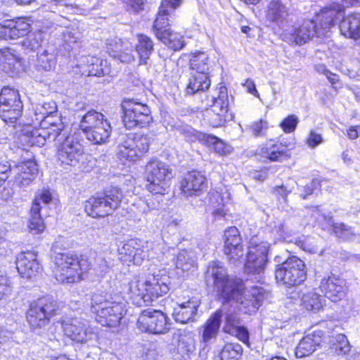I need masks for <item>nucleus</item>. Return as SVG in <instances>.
<instances>
[{
  "label": "nucleus",
  "instance_id": "46",
  "mask_svg": "<svg viewBox=\"0 0 360 360\" xmlns=\"http://www.w3.org/2000/svg\"><path fill=\"white\" fill-rule=\"evenodd\" d=\"M230 198L231 194L225 188L211 189L208 193L209 203L213 207L218 206L224 207V205L230 200Z\"/></svg>",
  "mask_w": 360,
  "mask_h": 360
},
{
  "label": "nucleus",
  "instance_id": "55",
  "mask_svg": "<svg viewBox=\"0 0 360 360\" xmlns=\"http://www.w3.org/2000/svg\"><path fill=\"white\" fill-rule=\"evenodd\" d=\"M181 134L189 142L199 141L204 143L207 134L197 131L190 126L182 127L180 129Z\"/></svg>",
  "mask_w": 360,
  "mask_h": 360
},
{
  "label": "nucleus",
  "instance_id": "39",
  "mask_svg": "<svg viewBox=\"0 0 360 360\" xmlns=\"http://www.w3.org/2000/svg\"><path fill=\"white\" fill-rule=\"evenodd\" d=\"M20 58L14 51L9 48L0 49V68L6 73H11L15 69Z\"/></svg>",
  "mask_w": 360,
  "mask_h": 360
},
{
  "label": "nucleus",
  "instance_id": "20",
  "mask_svg": "<svg viewBox=\"0 0 360 360\" xmlns=\"http://www.w3.org/2000/svg\"><path fill=\"white\" fill-rule=\"evenodd\" d=\"M342 6L337 5L335 6L326 7L317 13L312 19L317 25L318 37L325 36L330 31V28L335 25V20L342 15Z\"/></svg>",
  "mask_w": 360,
  "mask_h": 360
},
{
  "label": "nucleus",
  "instance_id": "57",
  "mask_svg": "<svg viewBox=\"0 0 360 360\" xmlns=\"http://www.w3.org/2000/svg\"><path fill=\"white\" fill-rule=\"evenodd\" d=\"M51 200L52 195L51 192L49 190H42L37 192L36 194L32 206L37 205L39 208V210L41 211L42 209L41 203L42 202L44 205H46L51 201Z\"/></svg>",
  "mask_w": 360,
  "mask_h": 360
},
{
  "label": "nucleus",
  "instance_id": "23",
  "mask_svg": "<svg viewBox=\"0 0 360 360\" xmlns=\"http://www.w3.org/2000/svg\"><path fill=\"white\" fill-rule=\"evenodd\" d=\"M16 268L20 276L27 279L36 276L42 269L37 260V255L32 252H22L18 255Z\"/></svg>",
  "mask_w": 360,
  "mask_h": 360
},
{
  "label": "nucleus",
  "instance_id": "54",
  "mask_svg": "<svg viewBox=\"0 0 360 360\" xmlns=\"http://www.w3.org/2000/svg\"><path fill=\"white\" fill-rule=\"evenodd\" d=\"M114 264V259L111 257L100 255L96 259L95 271L99 276H103L112 269Z\"/></svg>",
  "mask_w": 360,
  "mask_h": 360
},
{
  "label": "nucleus",
  "instance_id": "2",
  "mask_svg": "<svg viewBox=\"0 0 360 360\" xmlns=\"http://www.w3.org/2000/svg\"><path fill=\"white\" fill-rule=\"evenodd\" d=\"M170 278L165 269L146 276L136 275L129 283L130 298L136 304H150L169 290Z\"/></svg>",
  "mask_w": 360,
  "mask_h": 360
},
{
  "label": "nucleus",
  "instance_id": "9",
  "mask_svg": "<svg viewBox=\"0 0 360 360\" xmlns=\"http://www.w3.org/2000/svg\"><path fill=\"white\" fill-rule=\"evenodd\" d=\"M122 193L120 189L112 188L106 191L104 196L91 197L85 202L86 213L93 217H105L111 214L121 202Z\"/></svg>",
  "mask_w": 360,
  "mask_h": 360
},
{
  "label": "nucleus",
  "instance_id": "59",
  "mask_svg": "<svg viewBox=\"0 0 360 360\" xmlns=\"http://www.w3.org/2000/svg\"><path fill=\"white\" fill-rule=\"evenodd\" d=\"M299 122L298 117L295 115H290L285 117L280 124L281 128L285 133L293 132Z\"/></svg>",
  "mask_w": 360,
  "mask_h": 360
},
{
  "label": "nucleus",
  "instance_id": "37",
  "mask_svg": "<svg viewBox=\"0 0 360 360\" xmlns=\"http://www.w3.org/2000/svg\"><path fill=\"white\" fill-rule=\"evenodd\" d=\"M106 122L108 120L105 119L103 114L91 110L83 116L79 124V129L86 134L89 131L96 129L100 127L99 125H102L103 122Z\"/></svg>",
  "mask_w": 360,
  "mask_h": 360
},
{
  "label": "nucleus",
  "instance_id": "21",
  "mask_svg": "<svg viewBox=\"0 0 360 360\" xmlns=\"http://www.w3.org/2000/svg\"><path fill=\"white\" fill-rule=\"evenodd\" d=\"M206 188L205 176L197 171L188 172L180 183V189L186 197L199 196Z\"/></svg>",
  "mask_w": 360,
  "mask_h": 360
},
{
  "label": "nucleus",
  "instance_id": "31",
  "mask_svg": "<svg viewBox=\"0 0 360 360\" xmlns=\"http://www.w3.org/2000/svg\"><path fill=\"white\" fill-rule=\"evenodd\" d=\"M340 31L346 37L360 39V13H353L344 18L340 24Z\"/></svg>",
  "mask_w": 360,
  "mask_h": 360
},
{
  "label": "nucleus",
  "instance_id": "28",
  "mask_svg": "<svg viewBox=\"0 0 360 360\" xmlns=\"http://www.w3.org/2000/svg\"><path fill=\"white\" fill-rule=\"evenodd\" d=\"M258 153L262 157L273 162H282L289 159L288 149L280 143L269 141L258 149Z\"/></svg>",
  "mask_w": 360,
  "mask_h": 360
},
{
  "label": "nucleus",
  "instance_id": "10",
  "mask_svg": "<svg viewBox=\"0 0 360 360\" xmlns=\"http://www.w3.org/2000/svg\"><path fill=\"white\" fill-rule=\"evenodd\" d=\"M65 335L72 341L80 344L95 346L98 343L97 330L81 318L67 319L62 322Z\"/></svg>",
  "mask_w": 360,
  "mask_h": 360
},
{
  "label": "nucleus",
  "instance_id": "8",
  "mask_svg": "<svg viewBox=\"0 0 360 360\" xmlns=\"http://www.w3.org/2000/svg\"><path fill=\"white\" fill-rule=\"evenodd\" d=\"M172 170L165 162L153 160L146 166L145 178L147 190L153 194H165L169 187Z\"/></svg>",
  "mask_w": 360,
  "mask_h": 360
},
{
  "label": "nucleus",
  "instance_id": "34",
  "mask_svg": "<svg viewBox=\"0 0 360 360\" xmlns=\"http://www.w3.org/2000/svg\"><path fill=\"white\" fill-rule=\"evenodd\" d=\"M223 309L217 310L206 322L202 335V341L209 342L212 338H216L221 324Z\"/></svg>",
  "mask_w": 360,
  "mask_h": 360
},
{
  "label": "nucleus",
  "instance_id": "58",
  "mask_svg": "<svg viewBox=\"0 0 360 360\" xmlns=\"http://www.w3.org/2000/svg\"><path fill=\"white\" fill-rule=\"evenodd\" d=\"M269 124L266 120H260L259 121H255L252 122L248 129L250 131L252 134L255 136H260L264 134L265 131L268 129Z\"/></svg>",
  "mask_w": 360,
  "mask_h": 360
},
{
  "label": "nucleus",
  "instance_id": "6",
  "mask_svg": "<svg viewBox=\"0 0 360 360\" xmlns=\"http://www.w3.org/2000/svg\"><path fill=\"white\" fill-rule=\"evenodd\" d=\"M217 94V96H207L203 101L205 105L211 107L206 112V118L213 127H222L233 119V115L229 111V102L226 88L221 86Z\"/></svg>",
  "mask_w": 360,
  "mask_h": 360
},
{
  "label": "nucleus",
  "instance_id": "38",
  "mask_svg": "<svg viewBox=\"0 0 360 360\" xmlns=\"http://www.w3.org/2000/svg\"><path fill=\"white\" fill-rule=\"evenodd\" d=\"M138 43L136 45V51L139 55L140 64H146L150 56L154 50V44L152 39L143 34L138 35Z\"/></svg>",
  "mask_w": 360,
  "mask_h": 360
},
{
  "label": "nucleus",
  "instance_id": "40",
  "mask_svg": "<svg viewBox=\"0 0 360 360\" xmlns=\"http://www.w3.org/2000/svg\"><path fill=\"white\" fill-rule=\"evenodd\" d=\"M300 301V305L307 311L316 312L323 307L321 296L313 290L302 292Z\"/></svg>",
  "mask_w": 360,
  "mask_h": 360
},
{
  "label": "nucleus",
  "instance_id": "43",
  "mask_svg": "<svg viewBox=\"0 0 360 360\" xmlns=\"http://www.w3.org/2000/svg\"><path fill=\"white\" fill-rule=\"evenodd\" d=\"M88 62L91 63L89 69V75L103 77L111 74L110 65L106 60L92 56Z\"/></svg>",
  "mask_w": 360,
  "mask_h": 360
},
{
  "label": "nucleus",
  "instance_id": "36",
  "mask_svg": "<svg viewBox=\"0 0 360 360\" xmlns=\"http://www.w3.org/2000/svg\"><path fill=\"white\" fill-rule=\"evenodd\" d=\"M176 267L178 273L194 271L197 269L195 253L193 251L181 250L176 257Z\"/></svg>",
  "mask_w": 360,
  "mask_h": 360
},
{
  "label": "nucleus",
  "instance_id": "18",
  "mask_svg": "<svg viewBox=\"0 0 360 360\" xmlns=\"http://www.w3.org/2000/svg\"><path fill=\"white\" fill-rule=\"evenodd\" d=\"M83 153L82 145L73 135H70L58 146V158L63 166H75Z\"/></svg>",
  "mask_w": 360,
  "mask_h": 360
},
{
  "label": "nucleus",
  "instance_id": "29",
  "mask_svg": "<svg viewBox=\"0 0 360 360\" xmlns=\"http://www.w3.org/2000/svg\"><path fill=\"white\" fill-rule=\"evenodd\" d=\"M199 305L200 301L195 298L179 304L174 309L173 317L174 320L181 323H186L193 321Z\"/></svg>",
  "mask_w": 360,
  "mask_h": 360
},
{
  "label": "nucleus",
  "instance_id": "63",
  "mask_svg": "<svg viewBox=\"0 0 360 360\" xmlns=\"http://www.w3.org/2000/svg\"><path fill=\"white\" fill-rule=\"evenodd\" d=\"M272 231L276 235L277 240H286L290 236V233L283 221H278L274 226Z\"/></svg>",
  "mask_w": 360,
  "mask_h": 360
},
{
  "label": "nucleus",
  "instance_id": "60",
  "mask_svg": "<svg viewBox=\"0 0 360 360\" xmlns=\"http://www.w3.org/2000/svg\"><path fill=\"white\" fill-rule=\"evenodd\" d=\"M324 141L322 135L316 130H311L306 138L305 143L309 148H315Z\"/></svg>",
  "mask_w": 360,
  "mask_h": 360
},
{
  "label": "nucleus",
  "instance_id": "41",
  "mask_svg": "<svg viewBox=\"0 0 360 360\" xmlns=\"http://www.w3.org/2000/svg\"><path fill=\"white\" fill-rule=\"evenodd\" d=\"M99 126L96 129L89 131L85 134L86 139L95 144L105 143L111 133V127L108 121Z\"/></svg>",
  "mask_w": 360,
  "mask_h": 360
},
{
  "label": "nucleus",
  "instance_id": "48",
  "mask_svg": "<svg viewBox=\"0 0 360 360\" xmlns=\"http://www.w3.org/2000/svg\"><path fill=\"white\" fill-rule=\"evenodd\" d=\"M321 217L326 220L328 225L333 226V231L335 235L342 239H350L354 235L352 229L343 223L333 224L332 217L330 214H322Z\"/></svg>",
  "mask_w": 360,
  "mask_h": 360
},
{
  "label": "nucleus",
  "instance_id": "47",
  "mask_svg": "<svg viewBox=\"0 0 360 360\" xmlns=\"http://www.w3.org/2000/svg\"><path fill=\"white\" fill-rule=\"evenodd\" d=\"M226 304H224L221 309H223V315H225V323L224 326V331L226 333L235 331V328L241 326V319L239 314L234 310L226 309Z\"/></svg>",
  "mask_w": 360,
  "mask_h": 360
},
{
  "label": "nucleus",
  "instance_id": "25",
  "mask_svg": "<svg viewBox=\"0 0 360 360\" xmlns=\"http://www.w3.org/2000/svg\"><path fill=\"white\" fill-rule=\"evenodd\" d=\"M119 255L120 261L127 265H140L148 256L139 243L134 240L124 244L119 250Z\"/></svg>",
  "mask_w": 360,
  "mask_h": 360
},
{
  "label": "nucleus",
  "instance_id": "4",
  "mask_svg": "<svg viewBox=\"0 0 360 360\" xmlns=\"http://www.w3.org/2000/svg\"><path fill=\"white\" fill-rule=\"evenodd\" d=\"M182 2L183 0H163L152 29L159 40L174 51L180 50L184 47V37L180 33L174 32L168 28L170 25L168 17L181 5Z\"/></svg>",
  "mask_w": 360,
  "mask_h": 360
},
{
  "label": "nucleus",
  "instance_id": "11",
  "mask_svg": "<svg viewBox=\"0 0 360 360\" xmlns=\"http://www.w3.org/2000/svg\"><path fill=\"white\" fill-rule=\"evenodd\" d=\"M36 127L32 122L24 126L19 136L20 141L23 146L41 147L47 140H55L63 129V124L60 120L58 121V124H53L52 127Z\"/></svg>",
  "mask_w": 360,
  "mask_h": 360
},
{
  "label": "nucleus",
  "instance_id": "12",
  "mask_svg": "<svg viewBox=\"0 0 360 360\" xmlns=\"http://www.w3.org/2000/svg\"><path fill=\"white\" fill-rule=\"evenodd\" d=\"M150 139L139 134H130L119 146L118 158L123 164L134 162L145 154L149 148Z\"/></svg>",
  "mask_w": 360,
  "mask_h": 360
},
{
  "label": "nucleus",
  "instance_id": "15",
  "mask_svg": "<svg viewBox=\"0 0 360 360\" xmlns=\"http://www.w3.org/2000/svg\"><path fill=\"white\" fill-rule=\"evenodd\" d=\"M137 327L142 332L154 334L165 333L170 328L167 316L158 310H144L137 320Z\"/></svg>",
  "mask_w": 360,
  "mask_h": 360
},
{
  "label": "nucleus",
  "instance_id": "51",
  "mask_svg": "<svg viewBox=\"0 0 360 360\" xmlns=\"http://www.w3.org/2000/svg\"><path fill=\"white\" fill-rule=\"evenodd\" d=\"M352 346L347 338L343 334H338L332 339V349L338 355H347Z\"/></svg>",
  "mask_w": 360,
  "mask_h": 360
},
{
  "label": "nucleus",
  "instance_id": "16",
  "mask_svg": "<svg viewBox=\"0 0 360 360\" xmlns=\"http://www.w3.org/2000/svg\"><path fill=\"white\" fill-rule=\"evenodd\" d=\"M55 305L52 302L40 299L30 304L27 313V321L32 330L46 326L55 314Z\"/></svg>",
  "mask_w": 360,
  "mask_h": 360
},
{
  "label": "nucleus",
  "instance_id": "7",
  "mask_svg": "<svg viewBox=\"0 0 360 360\" xmlns=\"http://www.w3.org/2000/svg\"><path fill=\"white\" fill-rule=\"evenodd\" d=\"M275 278L280 285L288 288L300 285L307 278L306 265L297 257H291L276 266Z\"/></svg>",
  "mask_w": 360,
  "mask_h": 360
},
{
  "label": "nucleus",
  "instance_id": "61",
  "mask_svg": "<svg viewBox=\"0 0 360 360\" xmlns=\"http://www.w3.org/2000/svg\"><path fill=\"white\" fill-rule=\"evenodd\" d=\"M8 108L5 109L6 110H0V117L6 123H14L20 117L22 110H20L15 115H13L12 112L15 110V108L13 106V103L8 104Z\"/></svg>",
  "mask_w": 360,
  "mask_h": 360
},
{
  "label": "nucleus",
  "instance_id": "50",
  "mask_svg": "<svg viewBox=\"0 0 360 360\" xmlns=\"http://www.w3.org/2000/svg\"><path fill=\"white\" fill-rule=\"evenodd\" d=\"M243 353V348L238 343H229L224 346L220 352L221 360H238Z\"/></svg>",
  "mask_w": 360,
  "mask_h": 360
},
{
  "label": "nucleus",
  "instance_id": "35",
  "mask_svg": "<svg viewBox=\"0 0 360 360\" xmlns=\"http://www.w3.org/2000/svg\"><path fill=\"white\" fill-rule=\"evenodd\" d=\"M208 75L209 73H202L195 71V73L189 79V82L186 89L187 93L193 94L207 90L211 84Z\"/></svg>",
  "mask_w": 360,
  "mask_h": 360
},
{
  "label": "nucleus",
  "instance_id": "52",
  "mask_svg": "<svg viewBox=\"0 0 360 360\" xmlns=\"http://www.w3.org/2000/svg\"><path fill=\"white\" fill-rule=\"evenodd\" d=\"M56 56L54 53L44 51L37 58V67L39 70L51 71L56 67Z\"/></svg>",
  "mask_w": 360,
  "mask_h": 360
},
{
  "label": "nucleus",
  "instance_id": "1",
  "mask_svg": "<svg viewBox=\"0 0 360 360\" xmlns=\"http://www.w3.org/2000/svg\"><path fill=\"white\" fill-rule=\"evenodd\" d=\"M205 279L207 283L213 285L224 300L234 301L239 310L245 314L255 312L266 295V291L258 286L252 287L245 292L242 280L229 278L226 269L218 262L209 265Z\"/></svg>",
  "mask_w": 360,
  "mask_h": 360
},
{
  "label": "nucleus",
  "instance_id": "44",
  "mask_svg": "<svg viewBox=\"0 0 360 360\" xmlns=\"http://www.w3.org/2000/svg\"><path fill=\"white\" fill-rule=\"evenodd\" d=\"M44 104H38L34 108L32 124L35 126L52 127L53 124H58V122H52V116H50L45 109Z\"/></svg>",
  "mask_w": 360,
  "mask_h": 360
},
{
  "label": "nucleus",
  "instance_id": "22",
  "mask_svg": "<svg viewBox=\"0 0 360 360\" xmlns=\"http://www.w3.org/2000/svg\"><path fill=\"white\" fill-rule=\"evenodd\" d=\"M224 252L230 261L236 262L243 256V246L239 231L235 226L226 230Z\"/></svg>",
  "mask_w": 360,
  "mask_h": 360
},
{
  "label": "nucleus",
  "instance_id": "17",
  "mask_svg": "<svg viewBox=\"0 0 360 360\" xmlns=\"http://www.w3.org/2000/svg\"><path fill=\"white\" fill-rule=\"evenodd\" d=\"M315 22L311 20H305L300 25H296L290 30L283 32V40L291 45L301 46L318 37Z\"/></svg>",
  "mask_w": 360,
  "mask_h": 360
},
{
  "label": "nucleus",
  "instance_id": "42",
  "mask_svg": "<svg viewBox=\"0 0 360 360\" xmlns=\"http://www.w3.org/2000/svg\"><path fill=\"white\" fill-rule=\"evenodd\" d=\"M195 350V340L192 334H181L177 344V351L185 359L189 358Z\"/></svg>",
  "mask_w": 360,
  "mask_h": 360
},
{
  "label": "nucleus",
  "instance_id": "26",
  "mask_svg": "<svg viewBox=\"0 0 360 360\" xmlns=\"http://www.w3.org/2000/svg\"><path fill=\"white\" fill-rule=\"evenodd\" d=\"M13 171L15 174L14 184L19 188H25L34 181L37 174L38 168L36 162L27 161L18 164Z\"/></svg>",
  "mask_w": 360,
  "mask_h": 360
},
{
  "label": "nucleus",
  "instance_id": "56",
  "mask_svg": "<svg viewBox=\"0 0 360 360\" xmlns=\"http://www.w3.org/2000/svg\"><path fill=\"white\" fill-rule=\"evenodd\" d=\"M27 36V38L22 43L23 47L27 49L34 50L41 46L43 38L41 32H30Z\"/></svg>",
  "mask_w": 360,
  "mask_h": 360
},
{
  "label": "nucleus",
  "instance_id": "53",
  "mask_svg": "<svg viewBox=\"0 0 360 360\" xmlns=\"http://www.w3.org/2000/svg\"><path fill=\"white\" fill-rule=\"evenodd\" d=\"M204 144L207 145L211 149H213L219 155H226L231 153V146L226 144L222 140L217 136L207 134Z\"/></svg>",
  "mask_w": 360,
  "mask_h": 360
},
{
  "label": "nucleus",
  "instance_id": "3",
  "mask_svg": "<svg viewBox=\"0 0 360 360\" xmlns=\"http://www.w3.org/2000/svg\"><path fill=\"white\" fill-rule=\"evenodd\" d=\"M91 267L87 258L68 252H58L54 256L53 273L58 282L74 283L85 279Z\"/></svg>",
  "mask_w": 360,
  "mask_h": 360
},
{
  "label": "nucleus",
  "instance_id": "30",
  "mask_svg": "<svg viewBox=\"0 0 360 360\" xmlns=\"http://www.w3.org/2000/svg\"><path fill=\"white\" fill-rule=\"evenodd\" d=\"M321 342V332L314 333L304 336L295 349V356L302 358L311 354Z\"/></svg>",
  "mask_w": 360,
  "mask_h": 360
},
{
  "label": "nucleus",
  "instance_id": "5",
  "mask_svg": "<svg viewBox=\"0 0 360 360\" xmlns=\"http://www.w3.org/2000/svg\"><path fill=\"white\" fill-rule=\"evenodd\" d=\"M91 310L98 323L110 328L118 326L127 312L124 302L108 300L99 295L92 297Z\"/></svg>",
  "mask_w": 360,
  "mask_h": 360
},
{
  "label": "nucleus",
  "instance_id": "33",
  "mask_svg": "<svg viewBox=\"0 0 360 360\" xmlns=\"http://www.w3.org/2000/svg\"><path fill=\"white\" fill-rule=\"evenodd\" d=\"M123 41L117 37L108 39L106 41L107 49L109 55L115 58H118L122 63H129L134 60V56L129 51H122Z\"/></svg>",
  "mask_w": 360,
  "mask_h": 360
},
{
  "label": "nucleus",
  "instance_id": "49",
  "mask_svg": "<svg viewBox=\"0 0 360 360\" xmlns=\"http://www.w3.org/2000/svg\"><path fill=\"white\" fill-rule=\"evenodd\" d=\"M29 229L34 234L40 233L45 229V224L41 218L40 210L37 205L32 206L30 210Z\"/></svg>",
  "mask_w": 360,
  "mask_h": 360
},
{
  "label": "nucleus",
  "instance_id": "32",
  "mask_svg": "<svg viewBox=\"0 0 360 360\" xmlns=\"http://www.w3.org/2000/svg\"><path fill=\"white\" fill-rule=\"evenodd\" d=\"M15 110L12 112L13 115L18 114L22 110V104L18 91L10 87H4L0 93V110L5 111L8 104H12Z\"/></svg>",
  "mask_w": 360,
  "mask_h": 360
},
{
  "label": "nucleus",
  "instance_id": "19",
  "mask_svg": "<svg viewBox=\"0 0 360 360\" xmlns=\"http://www.w3.org/2000/svg\"><path fill=\"white\" fill-rule=\"evenodd\" d=\"M32 29V20L26 18H18L0 23V38L16 39L27 36Z\"/></svg>",
  "mask_w": 360,
  "mask_h": 360
},
{
  "label": "nucleus",
  "instance_id": "45",
  "mask_svg": "<svg viewBox=\"0 0 360 360\" xmlns=\"http://www.w3.org/2000/svg\"><path fill=\"white\" fill-rule=\"evenodd\" d=\"M190 65L191 69L196 72L209 73L210 63L208 55L201 51L193 53L190 59Z\"/></svg>",
  "mask_w": 360,
  "mask_h": 360
},
{
  "label": "nucleus",
  "instance_id": "62",
  "mask_svg": "<svg viewBox=\"0 0 360 360\" xmlns=\"http://www.w3.org/2000/svg\"><path fill=\"white\" fill-rule=\"evenodd\" d=\"M12 288L11 282L6 276H0V300L11 295Z\"/></svg>",
  "mask_w": 360,
  "mask_h": 360
},
{
  "label": "nucleus",
  "instance_id": "24",
  "mask_svg": "<svg viewBox=\"0 0 360 360\" xmlns=\"http://www.w3.org/2000/svg\"><path fill=\"white\" fill-rule=\"evenodd\" d=\"M320 289L324 292L326 297L332 302H336L345 297V283L339 277L331 275L322 278Z\"/></svg>",
  "mask_w": 360,
  "mask_h": 360
},
{
  "label": "nucleus",
  "instance_id": "64",
  "mask_svg": "<svg viewBox=\"0 0 360 360\" xmlns=\"http://www.w3.org/2000/svg\"><path fill=\"white\" fill-rule=\"evenodd\" d=\"M234 330L235 331L231 330L229 334L235 336L243 343L249 345V332L245 326L241 325L236 328Z\"/></svg>",
  "mask_w": 360,
  "mask_h": 360
},
{
  "label": "nucleus",
  "instance_id": "13",
  "mask_svg": "<svg viewBox=\"0 0 360 360\" xmlns=\"http://www.w3.org/2000/svg\"><path fill=\"white\" fill-rule=\"evenodd\" d=\"M269 248L270 245L266 241H259L255 238L250 240L245 264V270L248 274H259L264 271Z\"/></svg>",
  "mask_w": 360,
  "mask_h": 360
},
{
  "label": "nucleus",
  "instance_id": "27",
  "mask_svg": "<svg viewBox=\"0 0 360 360\" xmlns=\"http://www.w3.org/2000/svg\"><path fill=\"white\" fill-rule=\"evenodd\" d=\"M264 13L266 20L280 25L288 16L289 8L283 0H267Z\"/></svg>",
  "mask_w": 360,
  "mask_h": 360
},
{
  "label": "nucleus",
  "instance_id": "14",
  "mask_svg": "<svg viewBox=\"0 0 360 360\" xmlns=\"http://www.w3.org/2000/svg\"><path fill=\"white\" fill-rule=\"evenodd\" d=\"M123 123L127 129L147 127L152 121L150 110L146 104L134 102L133 100L125 101L123 105Z\"/></svg>",
  "mask_w": 360,
  "mask_h": 360
}]
</instances>
